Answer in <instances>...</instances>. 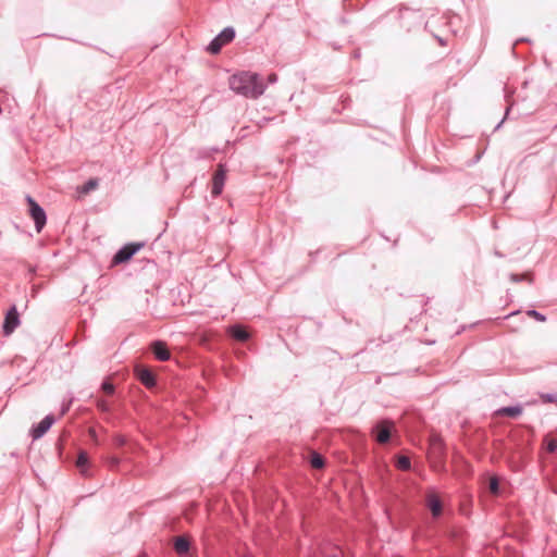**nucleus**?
Here are the masks:
<instances>
[{"label":"nucleus","mask_w":557,"mask_h":557,"mask_svg":"<svg viewBox=\"0 0 557 557\" xmlns=\"http://www.w3.org/2000/svg\"><path fill=\"white\" fill-rule=\"evenodd\" d=\"M152 352L154 354L156 358L161 361H166L170 359L171 354L168 349V346L164 342L157 341L151 344Z\"/></svg>","instance_id":"9d476101"},{"label":"nucleus","mask_w":557,"mask_h":557,"mask_svg":"<svg viewBox=\"0 0 557 557\" xmlns=\"http://www.w3.org/2000/svg\"><path fill=\"white\" fill-rule=\"evenodd\" d=\"M277 81V75L275 73H272L268 76V82L273 84Z\"/></svg>","instance_id":"a878e982"},{"label":"nucleus","mask_w":557,"mask_h":557,"mask_svg":"<svg viewBox=\"0 0 557 557\" xmlns=\"http://www.w3.org/2000/svg\"><path fill=\"white\" fill-rule=\"evenodd\" d=\"M98 187V180L97 178H90L87 183H85L83 186L78 188L79 193L86 195L89 191L96 189Z\"/></svg>","instance_id":"a211bd4d"},{"label":"nucleus","mask_w":557,"mask_h":557,"mask_svg":"<svg viewBox=\"0 0 557 557\" xmlns=\"http://www.w3.org/2000/svg\"><path fill=\"white\" fill-rule=\"evenodd\" d=\"M88 463V456L85 451H81L76 461V467L79 469L81 473H86V466Z\"/></svg>","instance_id":"f3484780"},{"label":"nucleus","mask_w":557,"mask_h":557,"mask_svg":"<svg viewBox=\"0 0 557 557\" xmlns=\"http://www.w3.org/2000/svg\"><path fill=\"white\" fill-rule=\"evenodd\" d=\"M527 314L529 317H531V318H534L535 320H537L540 322H545L546 321V318L542 313H540V312H537L535 310H529L527 312Z\"/></svg>","instance_id":"5701e85b"},{"label":"nucleus","mask_w":557,"mask_h":557,"mask_svg":"<svg viewBox=\"0 0 557 557\" xmlns=\"http://www.w3.org/2000/svg\"><path fill=\"white\" fill-rule=\"evenodd\" d=\"M20 325V317L16 309V306H12L11 309L7 312L4 322H3V333L4 335H11L14 330Z\"/></svg>","instance_id":"423d86ee"},{"label":"nucleus","mask_w":557,"mask_h":557,"mask_svg":"<svg viewBox=\"0 0 557 557\" xmlns=\"http://www.w3.org/2000/svg\"><path fill=\"white\" fill-rule=\"evenodd\" d=\"M426 503L434 517H438L442 513V503L435 493L428 495Z\"/></svg>","instance_id":"f8f14e48"},{"label":"nucleus","mask_w":557,"mask_h":557,"mask_svg":"<svg viewBox=\"0 0 557 557\" xmlns=\"http://www.w3.org/2000/svg\"><path fill=\"white\" fill-rule=\"evenodd\" d=\"M226 181V169L223 164H219L218 169L212 177V190L211 194L214 197H218L221 195L223 190V186Z\"/></svg>","instance_id":"0eeeda50"},{"label":"nucleus","mask_w":557,"mask_h":557,"mask_svg":"<svg viewBox=\"0 0 557 557\" xmlns=\"http://www.w3.org/2000/svg\"><path fill=\"white\" fill-rule=\"evenodd\" d=\"M136 373L139 381L147 387H152L156 384L154 375L150 370L141 367L136 368Z\"/></svg>","instance_id":"9b49d317"},{"label":"nucleus","mask_w":557,"mask_h":557,"mask_svg":"<svg viewBox=\"0 0 557 557\" xmlns=\"http://www.w3.org/2000/svg\"><path fill=\"white\" fill-rule=\"evenodd\" d=\"M111 462H112V465H117L119 460L116 458H112Z\"/></svg>","instance_id":"c85d7f7f"},{"label":"nucleus","mask_w":557,"mask_h":557,"mask_svg":"<svg viewBox=\"0 0 557 557\" xmlns=\"http://www.w3.org/2000/svg\"><path fill=\"white\" fill-rule=\"evenodd\" d=\"M230 334L239 342H245L249 338L248 331L239 325L232 326L230 329Z\"/></svg>","instance_id":"ddd939ff"},{"label":"nucleus","mask_w":557,"mask_h":557,"mask_svg":"<svg viewBox=\"0 0 557 557\" xmlns=\"http://www.w3.org/2000/svg\"><path fill=\"white\" fill-rule=\"evenodd\" d=\"M397 467L400 470H408L410 468V460L406 456H400L397 459Z\"/></svg>","instance_id":"412c9836"},{"label":"nucleus","mask_w":557,"mask_h":557,"mask_svg":"<svg viewBox=\"0 0 557 557\" xmlns=\"http://www.w3.org/2000/svg\"><path fill=\"white\" fill-rule=\"evenodd\" d=\"M27 202L29 206V214L36 224V230L40 232L46 224V213L32 197H27Z\"/></svg>","instance_id":"39448f33"},{"label":"nucleus","mask_w":557,"mask_h":557,"mask_svg":"<svg viewBox=\"0 0 557 557\" xmlns=\"http://www.w3.org/2000/svg\"><path fill=\"white\" fill-rule=\"evenodd\" d=\"M228 85L234 92L250 99H257L265 89L258 74L251 72H240L232 75Z\"/></svg>","instance_id":"f257e3e1"},{"label":"nucleus","mask_w":557,"mask_h":557,"mask_svg":"<svg viewBox=\"0 0 557 557\" xmlns=\"http://www.w3.org/2000/svg\"><path fill=\"white\" fill-rule=\"evenodd\" d=\"M97 407L99 410H101L102 412H107L110 410V407H109V404L108 401L103 400V399H99L97 401Z\"/></svg>","instance_id":"b1692460"},{"label":"nucleus","mask_w":557,"mask_h":557,"mask_svg":"<svg viewBox=\"0 0 557 557\" xmlns=\"http://www.w3.org/2000/svg\"><path fill=\"white\" fill-rule=\"evenodd\" d=\"M144 247L143 243H131L120 249L113 257V263H124L131 260V258Z\"/></svg>","instance_id":"20e7f679"},{"label":"nucleus","mask_w":557,"mask_h":557,"mask_svg":"<svg viewBox=\"0 0 557 557\" xmlns=\"http://www.w3.org/2000/svg\"><path fill=\"white\" fill-rule=\"evenodd\" d=\"M522 412V408L517 406V407H505V408H502L497 411L498 414H503V416H508V417H512V418H516L518 417L519 414H521Z\"/></svg>","instance_id":"2eb2a0df"},{"label":"nucleus","mask_w":557,"mask_h":557,"mask_svg":"<svg viewBox=\"0 0 557 557\" xmlns=\"http://www.w3.org/2000/svg\"><path fill=\"white\" fill-rule=\"evenodd\" d=\"M444 455V443L440 435L433 434L430 437L429 458L434 467L440 468Z\"/></svg>","instance_id":"f03ea898"},{"label":"nucleus","mask_w":557,"mask_h":557,"mask_svg":"<svg viewBox=\"0 0 557 557\" xmlns=\"http://www.w3.org/2000/svg\"><path fill=\"white\" fill-rule=\"evenodd\" d=\"M310 462H311L312 468H314V469H320L324 465V460H323L322 456H320L319 454H315V453L312 454Z\"/></svg>","instance_id":"aec40b11"},{"label":"nucleus","mask_w":557,"mask_h":557,"mask_svg":"<svg viewBox=\"0 0 557 557\" xmlns=\"http://www.w3.org/2000/svg\"><path fill=\"white\" fill-rule=\"evenodd\" d=\"M54 423L53 416L45 417L36 426H34L30 431L32 437L34 440L40 438L46 432L51 428Z\"/></svg>","instance_id":"1a4fd4ad"},{"label":"nucleus","mask_w":557,"mask_h":557,"mask_svg":"<svg viewBox=\"0 0 557 557\" xmlns=\"http://www.w3.org/2000/svg\"><path fill=\"white\" fill-rule=\"evenodd\" d=\"M394 424L391 421H381L377 423V425L374 429L375 432V440L380 444H385L388 442L391 436V431L393 429Z\"/></svg>","instance_id":"6e6552de"},{"label":"nucleus","mask_w":557,"mask_h":557,"mask_svg":"<svg viewBox=\"0 0 557 557\" xmlns=\"http://www.w3.org/2000/svg\"><path fill=\"white\" fill-rule=\"evenodd\" d=\"M88 433H89V435H90L91 440H92L94 442H97V434H96L95 429L90 428V429H89V431H88Z\"/></svg>","instance_id":"bb28decb"},{"label":"nucleus","mask_w":557,"mask_h":557,"mask_svg":"<svg viewBox=\"0 0 557 557\" xmlns=\"http://www.w3.org/2000/svg\"><path fill=\"white\" fill-rule=\"evenodd\" d=\"M545 449L548 453H555L557 450V436L547 435L544 438Z\"/></svg>","instance_id":"dca6fc26"},{"label":"nucleus","mask_w":557,"mask_h":557,"mask_svg":"<svg viewBox=\"0 0 557 557\" xmlns=\"http://www.w3.org/2000/svg\"><path fill=\"white\" fill-rule=\"evenodd\" d=\"M511 278H512V281L518 282L520 280V276L512 275ZM521 278H527V275L521 276Z\"/></svg>","instance_id":"cd10ccee"},{"label":"nucleus","mask_w":557,"mask_h":557,"mask_svg":"<svg viewBox=\"0 0 557 557\" xmlns=\"http://www.w3.org/2000/svg\"><path fill=\"white\" fill-rule=\"evenodd\" d=\"M101 388L108 395H112L114 393V386L108 380L102 383Z\"/></svg>","instance_id":"4be33fe9"},{"label":"nucleus","mask_w":557,"mask_h":557,"mask_svg":"<svg viewBox=\"0 0 557 557\" xmlns=\"http://www.w3.org/2000/svg\"><path fill=\"white\" fill-rule=\"evenodd\" d=\"M326 557H342V550L338 548L332 549L331 554H327Z\"/></svg>","instance_id":"393cba45"},{"label":"nucleus","mask_w":557,"mask_h":557,"mask_svg":"<svg viewBox=\"0 0 557 557\" xmlns=\"http://www.w3.org/2000/svg\"><path fill=\"white\" fill-rule=\"evenodd\" d=\"M488 490L493 495L499 494V483L497 476L490 478Z\"/></svg>","instance_id":"6ab92c4d"},{"label":"nucleus","mask_w":557,"mask_h":557,"mask_svg":"<svg viewBox=\"0 0 557 557\" xmlns=\"http://www.w3.org/2000/svg\"><path fill=\"white\" fill-rule=\"evenodd\" d=\"M235 32L233 28L223 29L208 46V51L212 54L220 52L223 46L227 45L234 39Z\"/></svg>","instance_id":"7ed1b4c3"},{"label":"nucleus","mask_w":557,"mask_h":557,"mask_svg":"<svg viewBox=\"0 0 557 557\" xmlns=\"http://www.w3.org/2000/svg\"><path fill=\"white\" fill-rule=\"evenodd\" d=\"M175 552L180 555L186 554L189 549V541L184 536H178L174 541Z\"/></svg>","instance_id":"4468645a"}]
</instances>
